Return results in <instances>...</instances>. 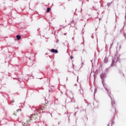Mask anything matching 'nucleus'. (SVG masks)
<instances>
[{"label": "nucleus", "mask_w": 126, "mask_h": 126, "mask_svg": "<svg viewBox=\"0 0 126 126\" xmlns=\"http://www.w3.org/2000/svg\"><path fill=\"white\" fill-rule=\"evenodd\" d=\"M51 52L52 53H55V54H58V50H55L54 49H51Z\"/></svg>", "instance_id": "nucleus-3"}, {"label": "nucleus", "mask_w": 126, "mask_h": 126, "mask_svg": "<svg viewBox=\"0 0 126 126\" xmlns=\"http://www.w3.org/2000/svg\"><path fill=\"white\" fill-rule=\"evenodd\" d=\"M104 78H105V74H104V73L101 74L100 75V78H101V79H103Z\"/></svg>", "instance_id": "nucleus-4"}, {"label": "nucleus", "mask_w": 126, "mask_h": 126, "mask_svg": "<svg viewBox=\"0 0 126 126\" xmlns=\"http://www.w3.org/2000/svg\"><path fill=\"white\" fill-rule=\"evenodd\" d=\"M18 111H19V109H18V110H17V112H18Z\"/></svg>", "instance_id": "nucleus-9"}, {"label": "nucleus", "mask_w": 126, "mask_h": 126, "mask_svg": "<svg viewBox=\"0 0 126 126\" xmlns=\"http://www.w3.org/2000/svg\"><path fill=\"white\" fill-rule=\"evenodd\" d=\"M40 110H41V111H44V108L41 106H40L38 109H36V111H37L39 113L41 112Z\"/></svg>", "instance_id": "nucleus-2"}, {"label": "nucleus", "mask_w": 126, "mask_h": 126, "mask_svg": "<svg viewBox=\"0 0 126 126\" xmlns=\"http://www.w3.org/2000/svg\"><path fill=\"white\" fill-rule=\"evenodd\" d=\"M112 104H113V102H112Z\"/></svg>", "instance_id": "nucleus-12"}, {"label": "nucleus", "mask_w": 126, "mask_h": 126, "mask_svg": "<svg viewBox=\"0 0 126 126\" xmlns=\"http://www.w3.org/2000/svg\"><path fill=\"white\" fill-rule=\"evenodd\" d=\"M70 59H71V60H72V59H73V57L71 56V57H70Z\"/></svg>", "instance_id": "nucleus-7"}, {"label": "nucleus", "mask_w": 126, "mask_h": 126, "mask_svg": "<svg viewBox=\"0 0 126 126\" xmlns=\"http://www.w3.org/2000/svg\"><path fill=\"white\" fill-rule=\"evenodd\" d=\"M50 10H51V8H47V12H50Z\"/></svg>", "instance_id": "nucleus-6"}, {"label": "nucleus", "mask_w": 126, "mask_h": 126, "mask_svg": "<svg viewBox=\"0 0 126 126\" xmlns=\"http://www.w3.org/2000/svg\"><path fill=\"white\" fill-rule=\"evenodd\" d=\"M16 38L18 40H20V39H21V36L19 35H17Z\"/></svg>", "instance_id": "nucleus-5"}, {"label": "nucleus", "mask_w": 126, "mask_h": 126, "mask_svg": "<svg viewBox=\"0 0 126 126\" xmlns=\"http://www.w3.org/2000/svg\"><path fill=\"white\" fill-rule=\"evenodd\" d=\"M34 119L35 120H39V119H40V117L38 116V115L33 114L31 116V117H30L29 119L27 120V123L29 124V123L32 122V120H34Z\"/></svg>", "instance_id": "nucleus-1"}, {"label": "nucleus", "mask_w": 126, "mask_h": 126, "mask_svg": "<svg viewBox=\"0 0 126 126\" xmlns=\"http://www.w3.org/2000/svg\"><path fill=\"white\" fill-rule=\"evenodd\" d=\"M23 126H25V123H23Z\"/></svg>", "instance_id": "nucleus-8"}, {"label": "nucleus", "mask_w": 126, "mask_h": 126, "mask_svg": "<svg viewBox=\"0 0 126 126\" xmlns=\"http://www.w3.org/2000/svg\"><path fill=\"white\" fill-rule=\"evenodd\" d=\"M64 35H65V33H64Z\"/></svg>", "instance_id": "nucleus-11"}, {"label": "nucleus", "mask_w": 126, "mask_h": 126, "mask_svg": "<svg viewBox=\"0 0 126 126\" xmlns=\"http://www.w3.org/2000/svg\"><path fill=\"white\" fill-rule=\"evenodd\" d=\"M13 115H15V116H16V115L15 114V113H14Z\"/></svg>", "instance_id": "nucleus-10"}]
</instances>
